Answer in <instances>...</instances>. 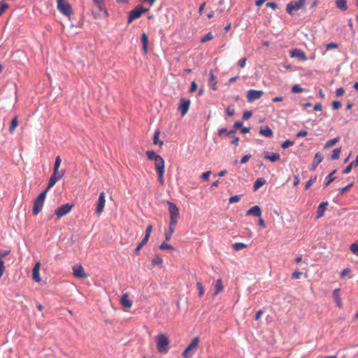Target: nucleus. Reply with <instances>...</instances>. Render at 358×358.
<instances>
[{
	"label": "nucleus",
	"instance_id": "obj_1",
	"mask_svg": "<svg viewBox=\"0 0 358 358\" xmlns=\"http://www.w3.org/2000/svg\"><path fill=\"white\" fill-rule=\"evenodd\" d=\"M199 337H194L182 352V355L183 358H192L199 347Z\"/></svg>",
	"mask_w": 358,
	"mask_h": 358
},
{
	"label": "nucleus",
	"instance_id": "obj_2",
	"mask_svg": "<svg viewBox=\"0 0 358 358\" xmlns=\"http://www.w3.org/2000/svg\"><path fill=\"white\" fill-rule=\"evenodd\" d=\"M169 339L164 334H160L156 338L157 348L159 352L166 353L169 351Z\"/></svg>",
	"mask_w": 358,
	"mask_h": 358
},
{
	"label": "nucleus",
	"instance_id": "obj_3",
	"mask_svg": "<svg viewBox=\"0 0 358 358\" xmlns=\"http://www.w3.org/2000/svg\"><path fill=\"white\" fill-rule=\"evenodd\" d=\"M58 10L63 15L70 18L72 13V7L70 3L65 0H56Z\"/></svg>",
	"mask_w": 358,
	"mask_h": 358
},
{
	"label": "nucleus",
	"instance_id": "obj_4",
	"mask_svg": "<svg viewBox=\"0 0 358 358\" xmlns=\"http://www.w3.org/2000/svg\"><path fill=\"white\" fill-rule=\"evenodd\" d=\"M306 0H294L287 4L286 11L291 15L299 10L305 4Z\"/></svg>",
	"mask_w": 358,
	"mask_h": 358
},
{
	"label": "nucleus",
	"instance_id": "obj_5",
	"mask_svg": "<svg viewBox=\"0 0 358 358\" xmlns=\"http://www.w3.org/2000/svg\"><path fill=\"white\" fill-rule=\"evenodd\" d=\"M148 8H145L141 5L136 6L129 12L128 16V23H131L134 20L140 17L143 13L148 11Z\"/></svg>",
	"mask_w": 358,
	"mask_h": 358
},
{
	"label": "nucleus",
	"instance_id": "obj_6",
	"mask_svg": "<svg viewBox=\"0 0 358 358\" xmlns=\"http://www.w3.org/2000/svg\"><path fill=\"white\" fill-rule=\"evenodd\" d=\"M166 203L169 207V212L170 214V222L177 224L180 215L178 208L175 203L171 201H167Z\"/></svg>",
	"mask_w": 358,
	"mask_h": 358
},
{
	"label": "nucleus",
	"instance_id": "obj_7",
	"mask_svg": "<svg viewBox=\"0 0 358 358\" xmlns=\"http://www.w3.org/2000/svg\"><path fill=\"white\" fill-rule=\"evenodd\" d=\"M94 3L96 6L99 9V12L95 14L94 17H106L108 15L107 9L104 4L103 0H93Z\"/></svg>",
	"mask_w": 358,
	"mask_h": 358
},
{
	"label": "nucleus",
	"instance_id": "obj_8",
	"mask_svg": "<svg viewBox=\"0 0 358 358\" xmlns=\"http://www.w3.org/2000/svg\"><path fill=\"white\" fill-rule=\"evenodd\" d=\"M73 204L69 203L62 205L60 207L57 208L55 211L57 219H60L64 215L68 214L73 208Z\"/></svg>",
	"mask_w": 358,
	"mask_h": 358
},
{
	"label": "nucleus",
	"instance_id": "obj_9",
	"mask_svg": "<svg viewBox=\"0 0 358 358\" xmlns=\"http://www.w3.org/2000/svg\"><path fill=\"white\" fill-rule=\"evenodd\" d=\"M190 105V100L185 98L180 99V103L178 110L180 112L181 115L184 116L188 111Z\"/></svg>",
	"mask_w": 358,
	"mask_h": 358
},
{
	"label": "nucleus",
	"instance_id": "obj_10",
	"mask_svg": "<svg viewBox=\"0 0 358 358\" xmlns=\"http://www.w3.org/2000/svg\"><path fill=\"white\" fill-rule=\"evenodd\" d=\"M106 196L103 192H101L99 194L98 201L96 206V213L100 215L104 209L106 203Z\"/></svg>",
	"mask_w": 358,
	"mask_h": 358
},
{
	"label": "nucleus",
	"instance_id": "obj_11",
	"mask_svg": "<svg viewBox=\"0 0 358 358\" xmlns=\"http://www.w3.org/2000/svg\"><path fill=\"white\" fill-rule=\"evenodd\" d=\"M263 93L264 92L262 90H250L248 92L246 96L247 100L248 102H253L254 101L260 99Z\"/></svg>",
	"mask_w": 358,
	"mask_h": 358
},
{
	"label": "nucleus",
	"instance_id": "obj_12",
	"mask_svg": "<svg viewBox=\"0 0 358 358\" xmlns=\"http://www.w3.org/2000/svg\"><path fill=\"white\" fill-rule=\"evenodd\" d=\"M72 268L75 277L78 278H87L88 277L82 265H74Z\"/></svg>",
	"mask_w": 358,
	"mask_h": 358
},
{
	"label": "nucleus",
	"instance_id": "obj_13",
	"mask_svg": "<svg viewBox=\"0 0 358 358\" xmlns=\"http://www.w3.org/2000/svg\"><path fill=\"white\" fill-rule=\"evenodd\" d=\"M43 204L44 201L35 199L32 208L34 215H37L42 210Z\"/></svg>",
	"mask_w": 358,
	"mask_h": 358
},
{
	"label": "nucleus",
	"instance_id": "obj_14",
	"mask_svg": "<svg viewBox=\"0 0 358 358\" xmlns=\"http://www.w3.org/2000/svg\"><path fill=\"white\" fill-rule=\"evenodd\" d=\"M64 174L65 171L61 170V173L58 176H55L52 175L49 179L47 188L50 189L51 187H52L56 184V182L64 176Z\"/></svg>",
	"mask_w": 358,
	"mask_h": 358
},
{
	"label": "nucleus",
	"instance_id": "obj_15",
	"mask_svg": "<svg viewBox=\"0 0 358 358\" xmlns=\"http://www.w3.org/2000/svg\"><path fill=\"white\" fill-rule=\"evenodd\" d=\"M291 57H296L300 60L306 61L307 57L304 51L301 49H294L291 52Z\"/></svg>",
	"mask_w": 358,
	"mask_h": 358
},
{
	"label": "nucleus",
	"instance_id": "obj_16",
	"mask_svg": "<svg viewBox=\"0 0 358 358\" xmlns=\"http://www.w3.org/2000/svg\"><path fill=\"white\" fill-rule=\"evenodd\" d=\"M121 305L124 307L129 308L132 306V301L130 300L129 294L127 293L124 294L120 299Z\"/></svg>",
	"mask_w": 358,
	"mask_h": 358
},
{
	"label": "nucleus",
	"instance_id": "obj_17",
	"mask_svg": "<svg viewBox=\"0 0 358 358\" xmlns=\"http://www.w3.org/2000/svg\"><path fill=\"white\" fill-rule=\"evenodd\" d=\"M247 215H252L255 217H260L262 215V210L259 206H254L252 208H250L248 211L246 212Z\"/></svg>",
	"mask_w": 358,
	"mask_h": 358
},
{
	"label": "nucleus",
	"instance_id": "obj_18",
	"mask_svg": "<svg viewBox=\"0 0 358 358\" xmlns=\"http://www.w3.org/2000/svg\"><path fill=\"white\" fill-rule=\"evenodd\" d=\"M328 206V202H322L321 203L317 210L316 218H320L324 216V211L326 210L327 206Z\"/></svg>",
	"mask_w": 358,
	"mask_h": 358
},
{
	"label": "nucleus",
	"instance_id": "obj_19",
	"mask_svg": "<svg viewBox=\"0 0 358 358\" xmlns=\"http://www.w3.org/2000/svg\"><path fill=\"white\" fill-rule=\"evenodd\" d=\"M39 268H40V263L37 262L32 270V276L34 281L38 282L41 281V278L39 275Z\"/></svg>",
	"mask_w": 358,
	"mask_h": 358
},
{
	"label": "nucleus",
	"instance_id": "obj_20",
	"mask_svg": "<svg viewBox=\"0 0 358 358\" xmlns=\"http://www.w3.org/2000/svg\"><path fill=\"white\" fill-rule=\"evenodd\" d=\"M176 224H177L176 223H171V222L169 223V230H168V231H166L165 233V241H169L171 239V238L175 231Z\"/></svg>",
	"mask_w": 358,
	"mask_h": 358
},
{
	"label": "nucleus",
	"instance_id": "obj_21",
	"mask_svg": "<svg viewBox=\"0 0 358 358\" xmlns=\"http://www.w3.org/2000/svg\"><path fill=\"white\" fill-rule=\"evenodd\" d=\"M155 170L157 172L164 171V160L162 157L155 161Z\"/></svg>",
	"mask_w": 358,
	"mask_h": 358
},
{
	"label": "nucleus",
	"instance_id": "obj_22",
	"mask_svg": "<svg viewBox=\"0 0 358 358\" xmlns=\"http://www.w3.org/2000/svg\"><path fill=\"white\" fill-rule=\"evenodd\" d=\"M141 39V42H142V45H143V50L144 54L146 55L148 51V38L147 34L145 32H143L142 34Z\"/></svg>",
	"mask_w": 358,
	"mask_h": 358
},
{
	"label": "nucleus",
	"instance_id": "obj_23",
	"mask_svg": "<svg viewBox=\"0 0 358 358\" xmlns=\"http://www.w3.org/2000/svg\"><path fill=\"white\" fill-rule=\"evenodd\" d=\"M322 159H323V157L321 153L317 152L315 155V157L313 159V170H314L317 166V165L320 162H322Z\"/></svg>",
	"mask_w": 358,
	"mask_h": 358
},
{
	"label": "nucleus",
	"instance_id": "obj_24",
	"mask_svg": "<svg viewBox=\"0 0 358 358\" xmlns=\"http://www.w3.org/2000/svg\"><path fill=\"white\" fill-rule=\"evenodd\" d=\"M264 157L271 162H276L280 159V155L278 153H271L266 152L264 155Z\"/></svg>",
	"mask_w": 358,
	"mask_h": 358
},
{
	"label": "nucleus",
	"instance_id": "obj_25",
	"mask_svg": "<svg viewBox=\"0 0 358 358\" xmlns=\"http://www.w3.org/2000/svg\"><path fill=\"white\" fill-rule=\"evenodd\" d=\"M336 6L341 10L348 9L347 0H336Z\"/></svg>",
	"mask_w": 358,
	"mask_h": 358
},
{
	"label": "nucleus",
	"instance_id": "obj_26",
	"mask_svg": "<svg viewBox=\"0 0 358 358\" xmlns=\"http://www.w3.org/2000/svg\"><path fill=\"white\" fill-rule=\"evenodd\" d=\"M146 155L148 159L155 162L159 159V157H161L153 150H148L146 152Z\"/></svg>",
	"mask_w": 358,
	"mask_h": 358
},
{
	"label": "nucleus",
	"instance_id": "obj_27",
	"mask_svg": "<svg viewBox=\"0 0 358 358\" xmlns=\"http://www.w3.org/2000/svg\"><path fill=\"white\" fill-rule=\"evenodd\" d=\"M159 134H160V131L159 129H157L154 134L153 143L155 145H159L161 147L164 143L162 141L159 140Z\"/></svg>",
	"mask_w": 358,
	"mask_h": 358
},
{
	"label": "nucleus",
	"instance_id": "obj_28",
	"mask_svg": "<svg viewBox=\"0 0 358 358\" xmlns=\"http://www.w3.org/2000/svg\"><path fill=\"white\" fill-rule=\"evenodd\" d=\"M259 133L266 137H271L273 135V131L269 127H266L264 129H261Z\"/></svg>",
	"mask_w": 358,
	"mask_h": 358
},
{
	"label": "nucleus",
	"instance_id": "obj_29",
	"mask_svg": "<svg viewBox=\"0 0 358 358\" xmlns=\"http://www.w3.org/2000/svg\"><path fill=\"white\" fill-rule=\"evenodd\" d=\"M223 289L222 280L221 278H219L215 285V294H217L220 292H221Z\"/></svg>",
	"mask_w": 358,
	"mask_h": 358
},
{
	"label": "nucleus",
	"instance_id": "obj_30",
	"mask_svg": "<svg viewBox=\"0 0 358 358\" xmlns=\"http://www.w3.org/2000/svg\"><path fill=\"white\" fill-rule=\"evenodd\" d=\"M248 247V245L243 243H235L232 244V248L234 251H238L245 249Z\"/></svg>",
	"mask_w": 358,
	"mask_h": 358
},
{
	"label": "nucleus",
	"instance_id": "obj_31",
	"mask_svg": "<svg viewBox=\"0 0 358 358\" xmlns=\"http://www.w3.org/2000/svg\"><path fill=\"white\" fill-rule=\"evenodd\" d=\"M265 182V180H264L263 178L257 179L253 185L254 190L256 191L258 189H259L262 186L264 185Z\"/></svg>",
	"mask_w": 358,
	"mask_h": 358
},
{
	"label": "nucleus",
	"instance_id": "obj_32",
	"mask_svg": "<svg viewBox=\"0 0 358 358\" xmlns=\"http://www.w3.org/2000/svg\"><path fill=\"white\" fill-rule=\"evenodd\" d=\"M17 124H18L17 117V116H15L11 120L10 125V127L8 128L9 132L10 133H13V131L17 127Z\"/></svg>",
	"mask_w": 358,
	"mask_h": 358
},
{
	"label": "nucleus",
	"instance_id": "obj_33",
	"mask_svg": "<svg viewBox=\"0 0 358 358\" xmlns=\"http://www.w3.org/2000/svg\"><path fill=\"white\" fill-rule=\"evenodd\" d=\"M336 170H334L329 174V176H327V181L324 183V187H327L328 185H329L330 183H331L335 180L336 178L334 176V175L336 173Z\"/></svg>",
	"mask_w": 358,
	"mask_h": 358
},
{
	"label": "nucleus",
	"instance_id": "obj_34",
	"mask_svg": "<svg viewBox=\"0 0 358 358\" xmlns=\"http://www.w3.org/2000/svg\"><path fill=\"white\" fill-rule=\"evenodd\" d=\"M316 180H317V176H313V177L310 178V179L306 182V185H305V189H309L312 187V185L315 182Z\"/></svg>",
	"mask_w": 358,
	"mask_h": 358
},
{
	"label": "nucleus",
	"instance_id": "obj_35",
	"mask_svg": "<svg viewBox=\"0 0 358 358\" xmlns=\"http://www.w3.org/2000/svg\"><path fill=\"white\" fill-rule=\"evenodd\" d=\"M208 84L211 89L214 90H216V87H215L216 82L215 80V77H214L213 74L212 73V72L210 73V79H209Z\"/></svg>",
	"mask_w": 358,
	"mask_h": 358
},
{
	"label": "nucleus",
	"instance_id": "obj_36",
	"mask_svg": "<svg viewBox=\"0 0 358 358\" xmlns=\"http://www.w3.org/2000/svg\"><path fill=\"white\" fill-rule=\"evenodd\" d=\"M152 264L153 266H162L163 261L161 257H159V256H156L155 258L152 259Z\"/></svg>",
	"mask_w": 358,
	"mask_h": 358
},
{
	"label": "nucleus",
	"instance_id": "obj_37",
	"mask_svg": "<svg viewBox=\"0 0 358 358\" xmlns=\"http://www.w3.org/2000/svg\"><path fill=\"white\" fill-rule=\"evenodd\" d=\"M338 140L339 138L337 137L327 141L325 144V148H329L334 145L338 141Z\"/></svg>",
	"mask_w": 358,
	"mask_h": 358
},
{
	"label": "nucleus",
	"instance_id": "obj_38",
	"mask_svg": "<svg viewBox=\"0 0 358 358\" xmlns=\"http://www.w3.org/2000/svg\"><path fill=\"white\" fill-rule=\"evenodd\" d=\"M350 250L354 255L358 256V243H352L350 246Z\"/></svg>",
	"mask_w": 358,
	"mask_h": 358
},
{
	"label": "nucleus",
	"instance_id": "obj_39",
	"mask_svg": "<svg viewBox=\"0 0 358 358\" xmlns=\"http://www.w3.org/2000/svg\"><path fill=\"white\" fill-rule=\"evenodd\" d=\"M159 249L161 250H174V248L168 244V243H166L165 242H163L160 245H159Z\"/></svg>",
	"mask_w": 358,
	"mask_h": 358
},
{
	"label": "nucleus",
	"instance_id": "obj_40",
	"mask_svg": "<svg viewBox=\"0 0 358 358\" xmlns=\"http://www.w3.org/2000/svg\"><path fill=\"white\" fill-rule=\"evenodd\" d=\"M9 7V4L3 2V1H0V16L3 13V12Z\"/></svg>",
	"mask_w": 358,
	"mask_h": 358
},
{
	"label": "nucleus",
	"instance_id": "obj_41",
	"mask_svg": "<svg viewBox=\"0 0 358 358\" xmlns=\"http://www.w3.org/2000/svg\"><path fill=\"white\" fill-rule=\"evenodd\" d=\"M49 189L46 188L44 191L40 193V194L36 198L40 201H45L48 191Z\"/></svg>",
	"mask_w": 358,
	"mask_h": 358
},
{
	"label": "nucleus",
	"instance_id": "obj_42",
	"mask_svg": "<svg viewBox=\"0 0 358 358\" xmlns=\"http://www.w3.org/2000/svg\"><path fill=\"white\" fill-rule=\"evenodd\" d=\"M341 153V149L340 148H336L333 150L332 155H331V159H338L339 158Z\"/></svg>",
	"mask_w": 358,
	"mask_h": 358
},
{
	"label": "nucleus",
	"instance_id": "obj_43",
	"mask_svg": "<svg viewBox=\"0 0 358 358\" xmlns=\"http://www.w3.org/2000/svg\"><path fill=\"white\" fill-rule=\"evenodd\" d=\"M212 38H213V35L210 32H209L201 38V42L206 43V42L211 40Z\"/></svg>",
	"mask_w": 358,
	"mask_h": 358
},
{
	"label": "nucleus",
	"instance_id": "obj_44",
	"mask_svg": "<svg viewBox=\"0 0 358 358\" xmlns=\"http://www.w3.org/2000/svg\"><path fill=\"white\" fill-rule=\"evenodd\" d=\"M196 287L199 290V295L201 297L204 294V289L201 282H197Z\"/></svg>",
	"mask_w": 358,
	"mask_h": 358
},
{
	"label": "nucleus",
	"instance_id": "obj_45",
	"mask_svg": "<svg viewBox=\"0 0 358 358\" xmlns=\"http://www.w3.org/2000/svg\"><path fill=\"white\" fill-rule=\"evenodd\" d=\"M303 91V89L299 85H294L292 88V92L293 93H300Z\"/></svg>",
	"mask_w": 358,
	"mask_h": 358
},
{
	"label": "nucleus",
	"instance_id": "obj_46",
	"mask_svg": "<svg viewBox=\"0 0 358 358\" xmlns=\"http://www.w3.org/2000/svg\"><path fill=\"white\" fill-rule=\"evenodd\" d=\"M293 145H294V141H290V140H287L282 143L281 147L282 148L285 149V148H287Z\"/></svg>",
	"mask_w": 358,
	"mask_h": 358
},
{
	"label": "nucleus",
	"instance_id": "obj_47",
	"mask_svg": "<svg viewBox=\"0 0 358 358\" xmlns=\"http://www.w3.org/2000/svg\"><path fill=\"white\" fill-rule=\"evenodd\" d=\"M240 199H241V196L240 195H235V196H231V198H229V203H236V202L239 201Z\"/></svg>",
	"mask_w": 358,
	"mask_h": 358
},
{
	"label": "nucleus",
	"instance_id": "obj_48",
	"mask_svg": "<svg viewBox=\"0 0 358 358\" xmlns=\"http://www.w3.org/2000/svg\"><path fill=\"white\" fill-rule=\"evenodd\" d=\"M341 106H342L341 103L338 101H334L332 102V108L334 110L339 109L341 107Z\"/></svg>",
	"mask_w": 358,
	"mask_h": 358
},
{
	"label": "nucleus",
	"instance_id": "obj_49",
	"mask_svg": "<svg viewBox=\"0 0 358 358\" xmlns=\"http://www.w3.org/2000/svg\"><path fill=\"white\" fill-rule=\"evenodd\" d=\"M344 93H345V90L343 87L338 88L336 90V97L342 96L344 94Z\"/></svg>",
	"mask_w": 358,
	"mask_h": 358
},
{
	"label": "nucleus",
	"instance_id": "obj_50",
	"mask_svg": "<svg viewBox=\"0 0 358 358\" xmlns=\"http://www.w3.org/2000/svg\"><path fill=\"white\" fill-rule=\"evenodd\" d=\"M157 175H158V180L160 182L161 185H164V171H160V172H157Z\"/></svg>",
	"mask_w": 358,
	"mask_h": 358
},
{
	"label": "nucleus",
	"instance_id": "obj_51",
	"mask_svg": "<svg viewBox=\"0 0 358 358\" xmlns=\"http://www.w3.org/2000/svg\"><path fill=\"white\" fill-rule=\"evenodd\" d=\"M252 115L251 111L247 110L243 113L242 118L244 120H247L252 117Z\"/></svg>",
	"mask_w": 358,
	"mask_h": 358
},
{
	"label": "nucleus",
	"instance_id": "obj_52",
	"mask_svg": "<svg viewBox=\"0 0 358 358\" xmlns=\"http://www.w3.org/2000/svg\"><path fill=\"white\" fill-rule=\"evenodd\" d=\"M352 186V183H350L348 185H346L344 187H342L339 189V193L341 194H343L347 190H348Z\"/></svg>",
	"mask_w": 358,
	"mask_h": 358
},
{
	"label": "nucleus",
	"instance_id": "obj_53",
	"mask_svg": "<svg viewBox=\"0 0 358 358\" xmlns=\"http://www.w3.org/2000/svg\"><path fill=\"white\" fill-rule=\"evenodd\" d=\"M338 47V44L337 43H328L326 45V49L327 50H330V49H336Z\"/></svg>",
	"mask_w": 358,
	"mask_h": 358
},
{
	"label": "nucleus",
	"instance_id": "obj_54",
	"mask_svg": "<svg viewBox=\"0 0 358 358\" xmlns=\"http://www.w3.org/2000/svg\"><path fill=\"white\" fill-rule=\"evenodd\" d=\"M302 275V273L300 271H294L292 274V279H299Z\"/></svg>",
	"mask_w": 358,
	"mask_h": 358
},
{
	"label": "nucleus",
	"instance_id": "obj_55",
	"mask_svg": "<svg viewBox=\"0 0 358 358\" xmlns=\"http://www.w3.org/2000/svg\"><path fill=\"white\" fill-rule=\"evenodd\" d=\"M353 166L352 164L350 163L349 165H348L346 166V168L343 171V173L344 174H348L349 173H350V171H352V169Z\"/></svg>",
	"mask_w": 358,
	"mask_h": 358
},
{
	"label": "nucleus",
	"instance_id": "obj_56",
	"mask_svg": "<svg viewBox=\"0 0 358 358\" xmlns=\"http://www.w3.org/2000/svg\"><path fill=\"white\" fill-rule=\"evenodd\" d=\"M196 88H197L196 83L194 81H192L191 83V85H190V88H189V92L190 93L194 92V91H196Z\"/></svg>",
	"mask_w": 358,
	"mask_h": 358
},
{
	"label": "nucleus",
	"instance_id": "obj_57",
	"mask_svg": "<svg viewBox=\"0 0 358 358\" xmlns=\"http://www.w3.org/2000/svg\"><path fill=\"white\" fill-rule=\"evenodd\" d=\"M61 162H62V159H61L60 157L57 156L55 159L54 167L59 168Z\"/></svg>",
	"mask_w": 358,
	"mask_h": 358
},
{
	"label": "nucleus",
	"instance_id": "obj_58",
	"mask_svg": "<svg viewBox=\"0 0 358 358\" xmlns=\"http://www.w3.org/2000/svg\"><path fill=\"white\" fill-rule=\"evenodd\" d=\"M152 230V226L151 224L147 226L145 235L150 237Z\"/></svg>",
	"mask_w": 358,
	"mask_h": 358
},
{
	"label": "nucleus",
	"instance_id": "obj_59",
	"mask_svg": "<svg viewBox=\"0 0 358 358\" xmlns=\"http://www.w3.org/2000/svg\"><path fill=\"white\" fill-rule=\"evenodd\" d=\"M251 157V155H246L245 156H243L241 159V164H245L246 163L249 159Z\"/></svg>",
	"mask_w": 358,
	"mask_h": 358
},
{
	"label": "nucleus",
	"instance_id": "obj_60",
	"mask_svg": "<svg viewBox=\"0 0 358 358\" xmlns=\"http://www.w3.org/2000/svg\"><path fill=\"white\" fill-rule=\"evenodd\" d=\"M307 135H308V132L306 131L301 130L297 133L296 136L297 137H304V136H306Z\"/></svg>",
	"mask_w": 358,
	"mask_h": 358
},
{
	"label": "nucleus",
	"instance_id": "obj_61",
	"mask_svg": "<svg viewBox=\"0 0 358 358\" xmlns=\"http://www.w3.org/2000/svg\"><path fill=\"white\" fill-rule=\"evenodd\" d=\"M10 253L9 250H0V259L7 256Z\"/></svg>",
	"mask_w": 358,
	"mask_h": 358
},
{
	"label": "nucleus",
	"instance_id": "obj_62",
	"mask_svg": "<svg viewBox=\"0 0 358 358\" xmlns=\"http://www.w3.org/2000/svg\"><path fill=\"white\" fill-rule=\"evenodd\" d=\"M149 236H147L145 235L144 238L142 239V241H141V243H139L141 246H144L145 245L147 244L148 240H149Z\"/></svg>",
	"mask_w": 358,
	"mask_h": 358
},
{
	"label": "nucleus",
	"instance_id": "obj_63",
	"mask_svg": "<svg viewBox=\"0 0 358 358\" xmlns=\"http://www.w3.org/2000/svg\"><path fill=\"white\" fill-rule=\"evenodd\" d=\"M246 61H247V59H246L245 57L242 58L241 59H240V60H239V62H238V64H239V66H240L241 68L245 67V64H246Z\"/></svg>",
	"mask_w": 358,
	"mask_h": 358
},
{
	"label": "nucleus",
	"instance_id": "obj_64",
	"mask_svg": "<svg viewBox=\"0 0 358 358\" xmlns=\"http://www.w3.org/2000/svg\"><path fill=\"white\" fill-rule=\"evenodd\" d=\"M210 174V171H206L201 175V178L203 180H208Z\"/></svg>",
	"mask_w": 358,
	"mask_h": 358
}]
</instances>
